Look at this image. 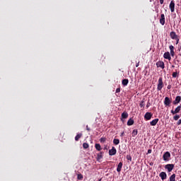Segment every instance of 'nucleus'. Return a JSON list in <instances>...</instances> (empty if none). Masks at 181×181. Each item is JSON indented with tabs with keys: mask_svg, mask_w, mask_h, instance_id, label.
<instances>
[{
	"mask_svg": "<svg viewBox=\"0 0 181 181\" xmlns=\"http://www.w3.org/2000/svg\"><path fill=\"white\" fill-rule=\"evenodd\" d=\"M163 78L160 77L158 81L157 90L160 91L163 88Z\"/></svg>",
	"mask_w": 181,
	"mask_h": 181,
	"instance_id": "obj_1",
	"label": "nucleus"
},
{
	"mask_svg": "<svg viewBox=\"0 0 181 181\" xmlns=\"http://www.w3.org/2000/svg\"><path fill=\"white\" fill-rule=\"evenodd\" d=\"M163 159L165 160V162H168V160L170 159V153L169 151L164 153L163 155Z\"/></svg>",
	"mask_w": 181,
	"mask_h": 181,
	"instance_id": "obj_2",
	"label": "nucleus"
},
{
	"mask_svg": "<svg viewBox=\"0 0 181 181\" xmlns=\"http://www.w3.org/2000/svg\"><path fill=\"white\" fill-rule=\"evenodd\" d=\"M171 103H172V99L169 98V97L165 98L164 105H165V107H170Z\"/></svg>",
	"mask_w": 181,
	"mask_h": 181,
	"instance_id": "obj_3",
	"label": "nucleus"
},
{
	"mask_svg": "<svg viewBox=\"0 0 181 181\" xmlns=\"http://www.w3.org/2000/svg\"><path fill=\"white\" fill-rule=\"evenodd\" d=\"M175 168L174 164H167L165 165V169H167L168 172H172Z\"/></svg>",
	"mask_w": 181,
	"mask_h": 181,
	"instance_id": "obj_4",
	"label": "nucleus"
},
{
	"mask_svg": "<svg viewBox=\"0 0 181 181\" xmlns=\"http://www.w3.org/2000/svg\"><path fill=\"white\" fill-rule=\"evenodd\" d=\"M116 154H117V148L112 146V149L109 150V155L110 156H114V155H116Z\"/></svg>",
	"mask_w": 181,
	"mask_h": 181,
	"instance_id": "obj_5",
	"label": "nucleus"
},
{
	"mask_svg": "<svg viewBox=\"0 0 181 181\" xmlns=\"http://www.w3.org/2000/svg\"><path fill=\"white\" fill-rule=\"evenodd\" d=\"M180 110H181V105L177 106L175 110H172L170 111L171 114H173V115H175V114H178V112H180Z\"/></svg>",
	"mask_w": 181,
	"mask_h": 181,
	"instance_id": "obj_6",
	"label": "nucleus"
},
{
	"mask_svg": "<svg viewBox=\"0 0 181 181\" xmlns=\"http://www.w3.org/2000/svg\"><path fill=\"white\" fill-rule=\"evenodd\" d=\"M127 118H128V112H124L123 113H122V116H121L122 122H124V121H125V119H127Z\"/></svg>",
	"mask_w": 181,
	"mask_h": 181,
	"instance_id": "obj_7",
	"label": "nucleus"
},
{
	"mask_svg": "<svg viewBox=\"0 0 181 181\" xmlns=\"http://www.w3.org/2000/svg\"><path fill=\"white\" fill-rule=\"evenodd\" d=\"M170 37H171L173 40H175V39L179 37V35H177L175 31H172L170 33Z\"/></svg>",
	"mask_w": 181,
	"mask_h": 181,
	"instance_id": "obj_8",
	"label": "nucleus"
},
{
	"mask_svg": "<svg viewBox=\"0 0 181 181\" xmlns=\"http://www.w3.org/2000/svg\"><path fill=\"white\" fill-rule=\"evenodd\" d=\"M152 115H153L152 113L147 112L145 115H144V119L146 121H149L151 119V118H152Z\"/></svg>",
	"mask_w": 181,
	"mask_h": 181,
	"instance_id": "obj_9",
	"label": "nucleus"
},
{
	"mask_svg": "<svg viewBox=\"0 0 181 181\" xmlns=\"http://www.w3.org/2000/svg\"><path fill=\"white\" fill-rule=\"evenodd\" d=\"M169 49L170 53V55L172 56V57H175V47L173 45H170Z\"/></svg>",
	"mask_w": 181,
	"mask_h": 181,
	"instance_id": "obj_10",
	"label": "nucleus"
},
{
	"mask_svg": "<svg viewBox=\"0 0 181 181\" xmlns=\"http://www.w3.org/2000/svg\"><path fill=\"white\" fill-rule=\"evenodd\" d=\"M163 57H164V59L169 60V62H170V60H172V57H170V53L169 52H165L163 54Z\"/></svg>",
	"mask_w": 181,
	"mask_h": 181,
	"instance_id": "obj_11",
	"label": "nucleus"
},
{
	"mask_svg": "<svg viewBox=\"0 0 181 181\" xmlns=\"http://www.w3.org/2000/svg\"><path fill=\"white\" fill-rule=\"evenodd\" d=\"M181 101V96H176L175 100L173 102L174 105H177Z\"/></svg>",
	"mask_w": 181,
	"mask_h": 181,
	"instance_id": "obj_12",
	"label": "nucleus"
},
{
	"mask_svg": "<svg viewBox=\"0 0 181 181\" xmlns=\"http://www.w3.org/2000/svg\"><path fill=\"white\" fill-rule=\"evenodd\" d=\"M103 155H104L103 151H100L97 154L96 160H98V162H100L101 159H103Z\"/></svg>",
	"mask_w": 181,
	"mask_h": 181,
	"instance_id": "obj_13",
	"label": "nucleus"
},
{
	"mask_svg": "<svg viewBox=\"0 0 181 181\" xmlns=\"http://www.w3.org/2000/svg\"><path fill=\"white\" fill-rule=\"evenodd\" d=\"M157 67H160L161 69H165V63L162 61L156 62Z\"/></svg>",
	"mask_w": 181,
	"mask_h": 181,
	"instance_id": "obj_14",
	"label": "nucleus"
},
{
	"mask_svg": "<svg viewBox=\"0 0 181 181\" xmlns=\"http://www.w3.org/2000/svg\"><path fill=\"white\" fill-rule=\"evenodd\" d=\"M160 177L161 178V180H165L168 177V175H166V173L161 172L159 174Z\"/></svg>",
	"mask_w": 181,
	"mask_h": 181,
	"instance_id": "obj_15",
	"label": "nucleus"
},
{
	"mask_svg": "<svg viewBox=\"0 0 181 181\" xmlns=\"http://www.w3.org/2000/svg\"><path fill=\"white\" fill-rule=\"evenodd\" d=\"M169 8L171 11V12H175V1H171L170 5H169Z\"/></svg>",
	"mask_w": 181,
	"mask_h": 181,
	"instance_id": "obj_16",
	"label": "nucleus"
},
{
	"mask_svg": "<svg viewBox=\"0 0 181 181\" xmlns=\"http://www.w3.org/2000/svg\"><path fill=\"white\" fill-rule=\"evenodd\" d=\"M160 23L163 26L165 25V14L162 13L160 15Z\"/></svg>",
	"mask_w": 181,
	"mask_h": 181,
	"instance_id": "obj_17",
	"label": "nucleus"
},
{
	"mask_svg": "<svg viewBox=\"0 0 181 181\" xmlns=\"http://www.w3.org/2000/svg\"><path fill=\"white\" fill-rule=\"evenodd\" d=\"M158 122H159V119H154L153 120L150 122V125L151 127H155V125H156V124H158Z\"/></svg>",
	"mask_w": 181,
	"mask_h": 181,
	"instance_id": "obj_18",
	"label": "nucleus"
},
{
	"mask_svg": "<svg viewBox=\"0 0 181 181\" xmlns=\"http://www.w3.org/2000/svg\"><path fill=\"white\" fill-rule=\"evenodd\" d=\"M128 83H129V80H128V79H123V80L122 81V86H124V87L127 86H128Z\"/></svg>",
	"mask_w": 181,
	"mask_h": 181,
	"instance_id": "obj_19",
	"label": "nucleus"
},
{
	"mask_svg": "<svg viewBox=\"0 0 181 181\" xmlns=\"http://www.w3.org/2000/svg\"><path fill=\"white\" fill-rule=\"evenodd\" d=\"M121 169H122V162L119 163V164L117 165V172H118L119 173V172H121Z\"/></svg>",
	"mask_w": 181,
	"mask_h": 181,
	"instance_id": "obj_20",
	"label": "nucleus"
},
{
	"mask_svg": "<svg viewBox=\"0 0 181 181\" xmlns=\"http://www.w3.org/2000/svg\"><path fill=\"white\" fill-rule=\"evenodd\" d=\"M127 125L129 127H131V125H134V119H132V118H130L128 121H127Z\"/></svg>",
	"mask_w": 181,
	"mask_h": 181,
	"instance_id": "obj_21",
	"label": "nucleus"
},
{
	"mask_svg": "<svg viewBox=\"0 0 181 181\" xmlns=\"http://www.w3.org/2000/svg\"><path fill=\"white\" fill-rule=\"evenodd\" d=\"M95 148L96 151H101V149H103L101 148V145H100V144H95Z\"/></svg>",
	"mask_w": 181,
	"mask_h": 181,
	"instance_id": "obj_22",
	"label": "nucleus"
},
{
	"mask_svg": "<svg viewBox=\"0 0 181 181\" xmlns=\"http://www.w3.org/2000/svg\"><path fill=\"white\" fill-rule=\"evenodd\" d=\"M83 136V134L80 133L78 134L76 136H75V141H78V139H80V138H81Z\"/></svg>",
	"mask_w": 181,
	"mask_h": 181,
	"instance_id": "obj_23",
	"label": "nucleus"
},
{
	"mask_svg": "<svg viewBox=\"0 0 181 181\" xmlns=\"http://www.w3.org/2000/svg\"><path fill=\"white\" fill-rule=\"evenodd\" d=\"M170 181H176V174H173L170 177Z\"/></svg>",
	"mask_w": 181,
	"mask_h": 181,
	"instance_id": "obj_24",
	"label": "nucleus"
},
{
	"mask_svg": "<svg viewBox=\"0 0 181 181\" xmlns=\"http://www.w3.org/2000/svg\"><path fill=\"white\" fill-rule=\"evenodd\" d=\"M172 76L173 78H176V77H179V72L177 71L173 72L172 74Z\"/></svg>",
	"mask_w": 181,
	"mask_h": 181,
	"instance_id": "obj_25",
	"label": "nucleus"
},
{
	"mask_svg": "<svg viewBox=\"0 0 181 181\" xmlns=\"http://www.w3.org/2000/svg\"><path fill=\"white\" fill-rule=\"evenodd\" d=\"M132 136H136L138 135V129H134L132 133Z\"/></svg>",
	"mask_w": 181,
	"mask_h": 181,
	"instance_id": "obj_26",
	"label": "nucleus"
},
{
	"mask_svg": "<svg viewBox=\"0 0 181 181\" xmlns=\"http://www.w3.org/2000/svg\"><path fill=\"white\" fill-rule=\"evenodd\" d=\"M113 144H114V145H119V139H113Z\"/></svg>",
	"mask_w": 181,
	"mask_h": 181,
	"instance_id": "obj_27",
	"label": "nucleus"
},
{
	"mask_svg": "<svg viewBox=\"0 0 181 181\" xmlns=\"http://www.w3.org/2000/svg\"><path fill=\"white\" fill-rule=\"evenodd\" d=\"M89 146H90V145H88V143H83V149H88Z\"/></svg>",
	"mask_w": 181,
	"mask_h": 181,
	"instance_id": "obj_28",
	"label": "nucleus"
},
{
	"mask_svg": "<svg viewBox=\"0 0 181 181\" xmlns=\"http://www.w3.org/2000/svg\"><path fill=\"white\" fill-rule=\"evenodd\" d=\"M139 106H140L141 107H145V100H143L141 101V103H140V104H139Z\"/></svg>",
	"mask_w": 181,
	"mask_h": 181,
	"instance_id": "obj_29",
	"label": "nucleus"
},
{
	"mask_svg": "<svg viewBox=\"0 0 181 181\" xmlns=\"http://www.w3.org/2000/svg\"><path fill=\"white\" fill-rule=\"evenodd\" d=\"M77 179L78 180H83V175L81 174H78Z\"/></svg>",
	"mask_w": 181,
	"mask_h": 181,
	"instance_id": "obj_30",
	"label": "nucleus"
},
{
	"mask_svg": "<svg viewBox=\"0 0 181 181\" xmlns=\"http://www.w3.org/2000/svg\"><path fill=\"white\" fill-rule=\"evenodd\" d=\"M179 118H180V116H179V115H176L175 116L173 117V119L175 121H177V119H179Z\"/></svg>",
	"mask_w": 181,
	"mask_h": 181,
	"instance_id": "obj_31",
	"label": "nucleus"
},
{
	"mask_svg": "<svg viewBox=\"0 0 181 181\" xmlns=\"http://www.w3.org/2000/svg\"><path fill=\"white\" fill-rule=\"evenodd\" d=\"M126 158H127V160H130V162L132 161V157H131L130 155H127V156H126Z\"/></svg>",
	"mask_w": 181,
	"mask_h": 181,
	"instance_id": "obj_32",
	"label": "nucleus"
},
{
	"mask_svg": "<svg viewBox=\"0 0 181 181\" xmlns=\"http://www.w3.org/2000/svg\"><path fill=\"white\" fill-rule=\"evenodd\" d=\"M105 141H107V139H105V137H102L100 139V142H105Z\"/></svg>",
	"mask_w": 181,
	"mask_h": 181,
	"instance_id": "obj_33",
	"label": "nucleus"
},
{
	"mask_svg": "<svg viewBox=\"0 0 181 181\" xmlns=\"http://www.w3.org/2000/svg\"><path fill=\"white\" fill-rule=\"evenodd\" d=\"M86 131L88 132H90L91 131V129H90V127H88V125H86Z\"/></svg>",
	"mask_w": 181,
	"mask_h": 181,
	"instance_id": "obj_34",
	"label": "nucleus"
},
{
	"mask_svg": "<svg viewBox=\"0 0 181 181\" xmlns=\"http://www.w3.org/2000/svg\"><path fill=\"white\" fill-rule=\"evenodd\" d=\"M120 92H121V88H117L116 89V93H120Z\"/></svg>",
	"mask_w": 181,
	"mask_h": 181,
	"instance_id": "obj_35",
	"label": "nucleus"
},
{
	"mask_svg": "<svg viewBox=\"0 0 181 181\" xmlns=\"http://www.w3.org/2000/svg\"><path fill=\"white\" fill-rule=\"evenodd\" d=\"M167 88L168 90H170L172 88V85H168Z\"/></svg>",
	"mask_w": 181,
	"mask_h": 181,
	"instance_id": "obj_36",
	"label": "nucleus"
},
{
	"mask_svg": "<svg viewBox=\"0 0 181 181\" xmlns=\"http://www.w3.org/2000/svg\"><path fill=\"white\" fill-rule=\"evenodd\" d=\"M175 40H176V45H178L179 44V37H177Z\"/></svg>",
	"mask_w": 181,
	"mask_h": 181,
	"instance_id": "obj_37",
	"label": "nucleus"
},
{
	"mask_svg": "<svg viewBox=\"0 0 181 181\" xmlns=\"http://www.w3.org/2000/svg\"><path fill=\"white\" fill-rule=\"evenodd\" d=\"M125 135V132H122L120 134V136L122 137Z\"/></svg>",
	"mask_w": 181,
	"mask_h": 181,
	"instance_id": "obj_38",
	"label": "nucleus"
},
{
	"mask_svg": "<svg viewBox=\"0 0 181 181\" xmlns=\"http://www.w3.org/2000/svg\"><path fill=\"white\" fill-rule=\"evenodd\" d=\"M150 105H151V103H148L146 105V108H149Z\"/></svg>",
	"mask_w": 181,
	"mask_h": 181,
	"instance_id": "obj_39",
	"label": "nucleus"
},
{
	"mask_svg": "<svg viewBox=\"0 0 181 181\" xmlns=\"http://www.w3.org/2000/svg\"><path fill=\"white\" fill-rule=\"evenodd\" d=\"M180 124H181V119H179L178 122H177V125H180Z\"/></svg>",
	"mask_w": 181,
	"mask_h": 181,
	"instance_id": "obj_40",
	"label": "nucleus"
},
{
	"mask_svg": "<svg viewBox=\"0 0 181 181\" xmlns=\"http://www.w3.org/2000/svg\"><path fill=\"white\" fill-rule=\"evenodd\" d=\"M147 153H152V149H148Z\"/></svg>",
	"mask_w": 181,
	"mask_h": 181,
	"instance_id": "obj_41",
	"label": "nucleus"
},
{
	"mask_svg": "<svg viewBox=\"0 0 181 181\" xmlns=\"http://www.w3.org/2000/svg\"><path fill=\"white\" fill-rule=\"evenodd\" d=\"M160 5H163V0H160Z\"/></svg>",
	"mask_w": 181,
	"mask_h": 181,
	"instance_id": "obj_42",
	"label": "nucleus"
},
{
	"mask_svg": "<svg viewBox=\"0 0 181 181\" xmlns=\"http://www.w3.org/2000/svg\"><path fill=\"white\" fill-rule=\"evenodd\" d=\"M136 67H139V62L136 64Z\"/></svg>",
	"mask_w": 181,
	"mask_h": 181,
	"instance_id": "obj_43",
	"label": "nucleus"
},
{
	"mask_svg": "<svg viewBox=\"0 0 181 181\" xmlns=\"http://www.w3.org/2000/svg\"><path fill=\"white\" fill-rule=\"evenodd\" d=\"M172 67H175V66H174V65H173V66H172Z\"/></svg>",
	"mask_w": 181,
	"mask_h": 181,
	"instance_id": "obj_44",
	"label": "nucleus"
}]
</instances>
